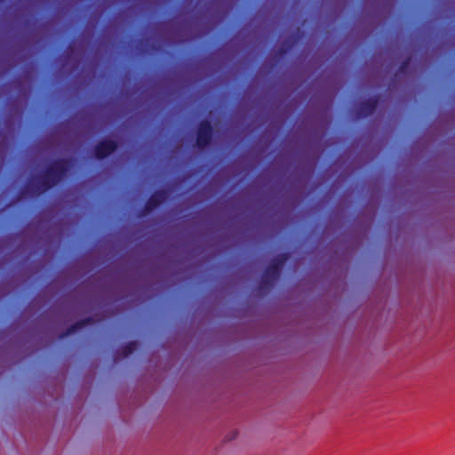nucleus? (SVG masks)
Returning <instances> with one entry per match:
<instances>
[{"label": "nucleus", "mask_w": 455, "mask_h": 455, "mask_svg": "<svg viewBox=\"0 0 455 455\" xmlns=\"http://www.w3.org/2000/svg\"><path fill=\"white\" fill-rule=\"evenodd\" d=\"M282 264V260L278 261V262H275L266 272L265 275H264V278H263V282L265 284H267L269 283L270 282L274 281L277 275H278V273H279V267H280V265Z\"/></svg>", "instance_id": "nucleus-4"}, {"label": "nucleus", "mask_w": 455, "mask_h": 455, "mask_svg": "<svg viewBox=\"0 0 455 455\" xmlns=\"http://www.w3.org/2000/svg\"><path fill=\"white\" fill-rule=\"evenodd\" d=\"M235 435H236V432H235V433L233 434L232 438H235Z\"/></svg>", "instance_id": "nucleus-9"}, {"label": "nucleus", "mask_w": 455, "mask_h": 455, "mask_svg": "<svg viewBox=\"0 0 455 455\" xmlns=\"http://www.w3.org/2000/svg\"><path fill=\"white\" fill-rule=\"evenodd\" d=\"M211 125L208 122H204L201 124L198 136H197V146L200 148H204L211 140Z\"/></svg>", "instance_id": "nucleus-2"}, {"label": "nucleus", "mask_w": 455, "mask_h": 455, "mask_svg": "<svg viewBox=\"0 0 455 455\" xmlns=\"http://www.w3.org/2000/svg\"><path fill=\"white\" fill-rule=\"evenodd\" d=\"M65 171L66 163L62 161L55 163L51 167L46 176L44 178V188L38 193L45 191L46 189L53 186L55 183H57V181L60 179L61 175L65 172Z\"/></svg>", "instance_id": "nucleus-1"}, {"label": "nucleus", "mask_w": 455, "mask_h": 455, "mask_svg": "<svg viewBox=\"0 0 455 455\" xmlns=\"http://www.w3.org/2000/svg\"><path fill=\"white\" fill-rule=\"evenodd\" d=\"M166 197L165 192H157L149 200L148 207L150 209L157 206L161 202H163Z\"/></svg>", "instance_id": "nucleus-5"}, {"label": "nucleus", "mask_w": 455, "mask_h": 455, "mask_svg": "<svg viewBox=\"0 0 455 455\" xmlns=\"http://www.w3.org/2000/svg\"><path fill=\"white\" fill-rule=\"evenodd\" d=\"M375 106H376V102L373 100H371L365 102L362 108L360 115L367 116V115L371 114L374 110Z\"/></svg>", "instance_id": "nucleus-6"}, {"label": "nucleus", "mask_w": 455, "mask_h": 455, "mask_svg": "<svg viewBox=\"0 0 455 455\" xmlns=\"http://www.w3.org/2000/svg\"><path fill=\"white\" fill-rule=\"evenodd\" d=\"M116 145L112 140H105L101 142L96 148V156L103 158L115 150Z\"/></svg>", "instance_id": "nucleus-3"}, {"label": "nucleus", "mask_w": 455, "mask_h": 455, "mask_svg": "<svg viewBox=\"0 0 455 455\" xmlns=\"http://www.w3.org/2000/svg\"><path fill=\"white\" fill-rule=\"evenodd\" d=\"M83 325H84V323H79L76 324V325L73 327V329H72V331H72V332H73V331H75L76 329L81 328Z\"/></svg>", "instance_id": "nucleus-8"}, {"label": "nucleus", "mask_w": 455, "mask_h": 455, "mask_svg": "<svg viewBox=\"0 0 455 455\" xmlns=\"http://www.w3.org/2000/svg\"><path fill=\"white\" fill-rule=\"evenodd\" d=\"M135 343H131L128 346H126L123 350L124 356H127L128 355H130L135 349Z\"/></svg>", "instance_id": "nucleus-7"}]
</instances>
